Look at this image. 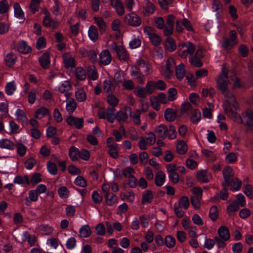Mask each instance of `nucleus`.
Masks as SVG:
<instances>
[{"label":"nucleus","mask_w":253,"mask_h":253,"mask_svg":"<svg viewBox=\"0 0 253 253\" xmlns=\"http://www.w3.org/2000/svg\"><path fill=\"white\" fill-rule=\"evenodd\" d=\"M216 87L226 98H233V94L228 88L230 79L228 77V70L223 65L221 73L218 75L216 80Z\"/></svg>","instance_id":"1"},{"label":"nucleus","mask_w":253,"mask_h":253,"mask_svg":"<svg viewBox=\"0 0 253 253\" xmlns=\"http://www.w3.org/2000/svg\"><path fill=\"white\" fill-rule=\"evenodd\" d=\"M229 100L223 102V108L226 114L233 121L238 123H243L242 119L239 114L236 112L238 104L233 95V98H227Z\"/></svg>","instance_id":"2"},{"label":"nucleus","mask_w":253,"mask_h":253,"mask_svg":"<svg viewBox=\"0 0 253 253\" xmlns=\"http://www.w3.org/2000/svg\"><path fill=\"white\" fill-rule=\"evenodd\" d=\"M194 44L190 42H184L178 46V54L182 58H186L188 55H192L195 51Z\"/></svg>","instance_id":"3"},{"label":"nucleus","mask_w":253,"mask_h":253,"mask_svg":"<svg viewBox=\"0 0 253 253\" xmlns=\"http://www.w3.org/2000/svg\"><path fill=\"white\" fill-rule=\"evenodd\" d=\"M230 38H224L221 44L222 48L226 50L231 49L235 45L239 42L236 32L233 30L229 33Z\"/></svg>","instance_id":"4"},{"label":"nucleus","mask_w":253,"mask_h":253,"mask_svg":"<svg viewBox=\"0 0 253 253\" xmlns=\"http://www.w3.org/2000/svg\"><path fill=\"white\" fill-rule=\"evenodd\" d=\"M167 85L162 80L157 81H149L147 83L146 89L149 94H152L155 89L164 90L166 88Z\"/></svg>","instance_id":"5"},{"label":"nucleus","mask_w":253,"mask_h":253,"mask_svg":"<svg viewBox=\"0 0 253 253\" xmlns=\"http://www.w3.org/2000/svg\"><path fill=\"white\" fill-rule=\"evenodd\" d=\"M144 32L148 36L152 44L157 46L161 42V37L155 33L154 29L151 27H145L144 28Z\"/></svg>","instance_id":"6"},{"label":"nucleus","mask_w":253,"mask_h":253,"mask_svg":"<svg viewBox=\"0 0 253 253\" xmlns=\"http://www.w3.org/2000/svg\"><path fill=\"white\" fill-rule=\"evenodd\" d=\"M125 21L128 25L133 27H138L141 23L139 16L134 12L126 14L125 17Z\"/></svg>","instance_id":"7"},{"label":"nucleus","mask_w":253,"mask_h":253,"mask_svg":"<svg viewBox=\"0 0 253 253\" xmlns=\"http://www.w3.org/2000/svg\"><path fill=\"white\" fill-rule=\"evenodd\" d=\"M71 93H67L65 94L66 98V109L69 114L72 113L77 108V102L76 100L71 97Z\"/></svg>","instance_id":"8"},{"label":"nucleus","mask_w":253,"mask_h":253,"mask_svg":"<svg viewBox=\"0 0 253 253\" xmlns=\"http://www.w3.org/2000/svg\"><path fill=\"white\" fill-rule=\"evenodd\" d=\"M66 121L68 125L75 126L77 129L82 128L84 122L83 118H76L72 116L68 117Z\"/></svg>","instance_id":"9"},{"label":"nucleus","mask_w":253,"mask_h":253,"mask_svg":"<svg viewBox=\"0 0 253 253\" xmlns=\"http://www.w3.org/2000/svg\"><path fill=\"white\" fill-rule=\"evenodd\" d=\"M112 60V57L107 49L103 50L99 56V63L101 65L106 66L109 65Z\"/></svg>","instance_id":"10"},{"label":"nucleus","mask_w":253,"mask_h":253,"mask_svg":"<svg viewBox=\"0 0 253 253\" xmlns=\"http://www.w3.org/2000/svg\"><path fill=\"white\" fill-rule=\"evenodd\" d=\"M223 175L224 179L222 183L223 186L227 187L230 179L233 178V172L231 168L229 166L225 167L223 170Z\"/></svg>","instance_id":"11"},{"label":"nucleus","mask_w":253,"mask_h":253,"mask_svg":"<svg viewBox=\"0 0 253 253\" xmlns=\"http://www.w3.org/2000/svg\"><path fill=\"white\" fill-rule=\"evenodd\" d=\"M64 66L66 68H73L76 66V61L74 57L71 54L66 53L62 55Z\"/></svg>","instance_id":"12"},{"label":"nucleus","mask_w":253,"mask_h":253,"mask_svg":"<svg viewBox=\"0 0 253 253\" xmlns=\"http://www.w3.org/2000/svg\"><path fill=\"white\" fill-rule=\"evenodd\" d=\"M110 4L119 15L122 16L125 14V7L120 0H110Z\"/></svg>","instance_id":"13"},{"label":"nucleus","mask_w":253,"mask_h":253,"mask_svg":"<svg viewBox=\"0 0 253 253\" xmlns=\"http://www.w3.org/2000/svg\"><path fill=\"white\" fill-rule=\"evenodd\" d=\"M114 49L120 60L124 61L127 60L128 54L123 46L115 44Z\"/></svg>","instance_id":"14"},{"label":"nucleus","mask_w":253,"mask_h":253,"mask_svg":"<svg viewBox=\"0 0 253 253\" xmlns=\"http://www.w3.org/2000/svg\"><path fill=\"white\" fill-rule=\"evenodd\" d=\"M197 178L199 181L203 183L208 182L211 178V175L207 170H201L197 172Z\"/></svg>","instance_id":"15"},{"label":"nucleus","mask_w":253,"mask_h":253,"mask_svg":"<svg viewBox=\"0 0 253 253\" xmlns=\"http://www.w3.org/2000/svg\"><path fill=\"white\" fill-rule=\"evenodd\" d=\"M22 240L23 242H27L30 247L34 246L37 242L35 235L30 234L28 232H24L23 233Z\"/></svg>","instance_id":"16"},{"label":"nucleus","mask_w":253,"mask_h":253,"mask_svg":"<svg viewBox=\"0 0 253 253\" xmlns=\"http://www.w3.org/2000/svg\"><path fill=\"white\" fill-rule=\"evenodd\" d=\"M80 52L84 55H86L92 62L97 61V52L95 50H86L84 48H82L80 49Z\"/></svg>","instance_id":"17"},{"label":"nucleus","mask_w":253,"mask_h":253,"mask_svg":"<svg viewBox=\"0 0 253 253\" xmlns=\"http://www.w3.org/2000/svg\"><path fill=\"white\" fill-rule=\"evenodd\" d=\"M17 50L23 54H27L31 51L32 48L26 42L21 41L18 42L17 45Z\"/></svg>","instance_id":"18"},{"label":"nucleus","mask_w":253,"mask_h":253,"mask_svg":"<svg viewBox=\"0 0 253 253\" xmlns=\"http://www.w3.org/2000/svg\"><path fill=\"white\" fill-rule=\"evenodd\" d=\"M217 232L220 239L224 241H228L229 240L230 238V232L226 227L224 226H220L218 229Z\"/></svg>","instance_id":"19"},{"label":"nucleus","mask_w":253,"mask_h":253,"mask_svg":"<svg viewBox=\"0 0 253 253\" xmlns=\"http://www.w3.org/2000/svg\"><path fill=\"white\" fill-rule=\"evenodd\" d=\"M168 127L163 124H161L156 127L155 132L160 138L164 139L167 137Z\"/></svg>","instance_id":"20"},{"label":"nucleus","mask_w":253,"mask_h":253,"mask_svg":"<svg viewBox=\"0 0 253 253\" xmlns=\"http://www.w3.org/2000/svg\"><path fill=\"white\" fill-rule=\"evenodd\" d=\"M15 146L14 142L8 139H0V148L13 150L14 149Z\"/></svg>","instance_id":"21"},{"label":"nucleus","mask_w":253,"mask_h":253,"mask_svg":"<svg viewBox=\"0 0 253 253\" xmlns=\"http://www.w3.org/2000/svg\"><path fill=\"white\" fill-rule=\"evenodd\" d=\"M75 97L78 102H84L87 98V95L84 89L82 87L78 88L75 92Z\"/></svg>","instance_id":"22"},{"label":"nucleus","mask_w":253,"mask_h":253,"mask_svg":"<svg viewBox=\"0 0 253 253\" xmlns=\"http://www.w3.org/2000/svg\"><path fill=\"white\" fill-rule=\"evenodd\" d=\"M246 125L251 129H253V111L247 110L244 115Z\"/></svg>","instance_id":"23"},{"label":"nucleus","mask_w":253,"mask_h":253,"mask_svg":"<svg viewBox=\"0 0 253 253\" xmlns=\"http://www.w3.org/2000/svg\"><path fill=\"white\" fill-rule=\"evenodd\" d=\"M165 48L169 52L174 51L176 48V44L175 41L171 37H168L165 41Z\"/></svg>","instance_id":"24"},{"label":"nucleus","mask_w":253,"mask_h":253,"mask_svg":"<svg viewBox=\"0 0 253 253\" xmlns=\"http://www.w3.org/2000/svg\"><path fill=\"white\" fill-rule=\"evenodd\" d=\"M72 86L69 81H65L63 82L58 87V90L62 93L66 94L69 93V91L71 90Z\"/></svg>","instance_id":"25"},{"label":"nucleus","mask_w":253,"mask_h":253,"mask_svg":"<svg viewBox=\"0 0 253 253\" xmlns=\"http://www.w3.org/2000/svg\"><path fill=\"white\" fill-rule=\"evenodd\" d=\"M128 111L129 115L134 123L136 125H139L141 124V111L139 109H137L134 112L133 114H132L131 108H128Z\"/></svg>","instance_id":"26"},{"label":"nucleus","mask_w":253,"mask_h":253,"mask_svg":"<svg viewBox=\"0 0 253 253\" xmlns=\"http://www.w3.org/2000/svg\"><path fill=\"white\" fill-rule=\"evenodd\" d=\"M13 8L15 17L19 19H24V12L18 3L15 2L13 4Z\"/></svg>","instance_id":"27"},{"label":"nucleus","mask_w":253,"mask_h":253,"mask_svg":"<svg viewBox=\"0 0 253 253\" xmlns=\"http://www.w3.org/2000/svg\"><path fill=\"white\" fill-rule=\"evenodd\" d=\"M88 37L91 41L93 42L96 41L98 38V32L97 28L94 25L89 27L88 30Z\"/></svg>","instance_id":"28"},{"label":"nucleus","mask_w":253,"mask_h":253,"mask_svg":"<svg viewBox=\"0 0 253 253\" xmlns=\"http://www.w3.org/2000/svg\"><path fill=\"white\" fill-rule=\"evenodd\" d=\"M39 61L42 68H47L50 62L49 54L46 52L44 53L42 56L39 58Z\"/></svg>","instance_id":"29"},{"label":"nucleus","mask_w":253,"mask_h":253,"mask_svg":"<svg viewBox=\"0 0 253 253\" xmlns=\"http://www.w3.org/2000/svg\"><path fill=\"white\" fill-rule=\"evenodd\" d=\"M166 174L162 171H159L156 174L155 178V183L158 186H161L164 184L165 182Z\"/></svg>","instance_id":"30"},{"label":"nucleus","mask_w":253,"mask_h":253,"mask_svg":"<svg viewBox=\"0 0 253 253\" xmlns=\"http://www.w3.org/2000/svg\"><path fill=\"white\" fill-rule=\"evenodd\" d=\"M87 72L89 78L95 81L98 78V73L95 67L93 65H90L87 67Z\"/></svg>","instance_id":"31"},{"label":"nucleus","mask_w":253,"mask_h":253,"mask_svg":"<svg viewBox=\"0 0 253 253\" xmlns=\"http://www.w3.org/2000/svg\"><path fill=\"white\" fill-rule=\"evenodd\" d=\"M15 116L16 118V120L19 123H21L22 124L26 123L28 120V118L25 113L24 112L23 110L21 109H17L15 112Z\"/></svg>","instance_id":"32"},{"label":"nucleus","mask_w":253,"mask_h":253,"mask_svg":"<svg viewBox=\"0 0 253 253\" xmlns=\"http://www.w3.org/2000/svg\"><path fill=\"white\" fill-rule=\"evenodd\" d=\"M176 76L178 80H182L185 75V70L183 63L179 64L175 67Z\"/></svg>","instance_id":"33"},{"label":"nucleus","mask_w":253,"mask_h":253,"mask_svg":"<svg viewBox=\"0 0 253 253\" xmlns=\"http://www.w3.org/2000/svg\"><path fill=\"white\" fill-rule=\"evenodd\" d=\"M164 116L167 121L172 122L176 119V114L172 109L169 108L165 110Z\"/></svg>","instance_id":"34"},{"label":"nucleus","mask_w":253,"mask_h":253,"mask_svg":"<svg viewBox=\"0 0 253 253\" xmlns=\"http://www.w3.org/2000/svg\"><path fill=\"white\" fill-rule=\"evenodd\" d=\"M176 149L178 154L183 155L187 151V145L184 141L179 140L177 143Z\"/></svg>","instance_id":"35"},{"label":"nucleus","mask_w":253,"mask_h":253,"mask_svg":"<svg viewBox=\"0 0 253 253\" xmlns=\"http://www.w3.org/2000/svg\"><path fill=\"white\" fill-rule=\"evenodd\" d=\"M49 114V110L44 107H41L39 108L36 112L35 117L38 119H41Z\"/></svg>","instance_id":"36"},{"label":"nucleus","mask_w":253,"mask_h":253,"mask_svg":"<svg viewBox=\"0 0 253 253\" xmlns=\"http://www.w3.org/2000/svg\"><path fill=\"white\" fill-rule=\"evenodd\" d=\"M242 182L236 177H233L230 179L229 186L231 187V190L233 191H238L241 187Z\"/></svg>","instance_id":"37"},{"label":"nucleus","mask_w":253,"mask_h":253,"mask_svg":"<svg viewBox=\"0 0 253 253\" xmlns=\"http://www.w3.org/2000/svg\"><path fill=\"white\" fill-rule=\"evenodd\" d=\"M104 196L107 205L112 206L117 203V198L113 193L107 194Z\"/></svg>","instance_id":"38"},{"label":"nucleus","mask_w":253,"mask_h":253,"mask_svg":"<svg viewBox=\"0 0 253 253\" xmlns=\"http://www.w3.org/2000/svg\"><path fill=\"white\" fill-rule=\"evenodd\" d=\"M75 75L76 78L79 80L83 81L86 78L85 71L82 67H78L75 69Z\"/></svg>","instance_id":"39"},{"label":"nucleus","mask_w":253,"mask_h":253,"mask_svg":"<svg viewBox=\"0 0 253 253\" xmlns=\"http://www.w3.org/2000/svg\"><path fill=\"white\" fill-rule=\"evenodd\" d=\"M90 234L91 229L88 225H84L80 228L79 235L81 238H87Z\"/></svg>","instance_id":"40"},{"label":"nucleus","mask_w":253,"mask_h":253,"mask_svg":"<svg viewBox=\"0 0 253 253\" xmlns=\"http://www.w3.org/2000/svg\"><path fill=\"white\" fill-rule=\"evenodd\" d=\"M156 10L155 6L151 2H147L144 7L143 13L144 15H148L153 14Z\"/></svg>","instance_id":"41"},{"label":"nucleus","mask_w":253,"mask_h":253,"mask_svg":"<svg viewBox=\"0 0 253 253\" xmlns=\"http://www.w3.org/2000/svg\"><path fill=\"white\" fill-rule=\"evenodd\" d=\"M16 85L15 82L12 81L8 83L5 87L6 93L8 95H12L16 90Z\"/></svg>","instance_id":"42"},{"label":"nucleus","mask_w":253,"mask_h":253,"mask_svg":"<svg viewBox=\"0 0 253 253\" xmlns=\"http://www.w3.org/2000/svg\"><path fill=\"white\" fill-rule=\"evenodd\" d=\"M103 90L107 93H112L114 90L112 81L110 80H105L103 82Z\"/></svg>","instance_id":"43"},{"label":"nucleus","mask_w":253,"mask_h":253,"mask_svg":"<svg viewBox=\"0 0 253 253\" xmlns=\"http://www.w3.org/2000/svg\"><path fill=\"white\" fill-rule=\"evenodd\" d=\"M177 204L179 205V207L183 208L184 210H187L189 208L190 203L188 197L186 196H182L176 203Z\"/></svg>","instance_id":"44"},{"label":"nucleus","mask_w":253,"mask_h":253,"mask_svg":"<svg viewBox=\"0 0 253 253\" xmlns=\"http://www.w3.org/2000/svg\"><path fill=\"white\" fill-rule=\"evenodd\" d=\"M108 148V154L110 157L114 159H116L118 157V144L113 146L110 145Z\"/></svg>","instance_id":"45"},{"label":"nucleus","mask_w":253,"mask_h":253,"mask_svg":"<svg viewBox=\"0 0 253 253\" xmlns=\"http://www.w3.org/2000/svg\"><path fill=\"white\" fill-rule=\"evenodd\" d=\"M79 152L78 149L75 146H72L69 150V155L70 158L73 161H76L78 159Z\"/></svg>","instance_id":"46"},{"label":"nucleus","mask_w":253,"mask_h":253,"mask_svg":"<svg viewBox=\"0 0 253 253\" xmlns=\"http://www.w3.org/2000/svg\"><path fill=\"white\" fill-rule=\"evenodd\" d=\"M94 22L98 26L100 31H105L106 28V24L103 19L100 17H94Z\"/></svg>","instance_id":"47"},{"label":"nucleus","mask_w":253,"mask_h":253,"mask_svg":"<svg viewBox=\"0 0 253 253\" xmlns=\"http://www.w3.org/2000/svg\"><path fill=\"white\" fill-rule=\"evenodd\" d=\"M153 198V195L152 192L150 191H146L144 193L143 195L142 203L143 205L149 203L151 202Z\"/></svg>","instance_id":"48"},{"label":"nucleus","mask_w":253,"mask_h":253,"mask_svg":"<svg viewBox=\"0 0 253 253\" xmlns=\"http://www.w3.org/2000/svg\"><path fill=\"white\" fill-rule=\"evenodd\" d=\"M219 211L217 207L212 206L209 211V217L212 221L216 220L218 216Z\"/></svg>","instance_id":"49"},{"label":"nucleus","mask_w":253,"mask_h":253,"mask_svg":"<svg viewBox=\"0 0 253 253\" xmlns=\"http://www.w3.org/2000/svg\"><path fill=\"white\" fill-rule=\"evenodd\" d=\"M116 119L120 123L125 122L127 121L128 116L126 112L123 110H120L116 114Z\"/></svg>","instance_id":"50"},{"label":"nucleus","mask_w":253,"mask_h":253,"mask_svg":"<svg viewBox=\"0 0 253 253\" xmlns=\"http://www.w3.org/2000/svg\"><path fill=\"white\" fill-rule=\"evenodd\" d=\"M16 58V55L11 52L6 55L5 57V61L8 66H11L15 63Z\"/></svg>","instance_id":"51"},{"label":"nucleus","mask_w":253,"mask_h":253,"mask_svg":"<svg viewBox=\"0 0 253 253\" xmlns=\"http://www.w3.org/2000/svg\"><path fill=\"white\" fill-rule=\"evenodd\" d=\"M177 132L175 127L173 126H170L168 127L167 137L169 139H174L176 138Z\"/></svg>","instance_id":"52"},{"label":"nucleus","mask_w":253,"mask_h":253,"mask_svg":"<svg viewBox=\"0 0 253 253\" xmlns=\"http://www.w3.org/2000/svg\"><path fill=\"white\" fill-rule=\"evenodd\" d=\"M8 104L5 102L0 103V117L5 118L8 115Z\"/></svg>","instance_id":"53"},{"label":"nucleus","mask_w":253,"mask_h":253,"mask_svg":"<svg viewBox=\"0 0 253 253\" xmlns=\"http://www.w3.org/2000/svg\"><path fill=\"white\" fill-rule=\"evenodd\" d=\"M121 83L123 88L126 90H131L134 88V84L130 80L124 79Z\"/></svg>","instance_id":"54"},{"label":"nucleus","mask_w":253,"mask_h":253,"mask_svg":"<svg viewBox=\"0 0 253 253\" xmlns=\"http://www.w3.org/2000/svg\"><path fill=\"white\" fill-rule=\"evenodd\" d=\"M16 149L17 154L21 157H23L27 151V147L21 142L16 144Z\"/></svg>","instance_id":"55"},{"label":"nucleus","mask_w":253,"mask_h":253,"mask_svg":"<svg viewBox=\"0 0 253 253\" xmlns=\"http://www.w3.org/2000/svg\"><path fill=\"white\" fill-rule=\"evenodd\" d=\"M41 1V0H31L30 8L33 13L39 10Z\"/></svg>","instance_id":"56"},{"label":"nucleus","mask_w":253,"mask_h":253,"mask_svg":"<svg viewBox=\"0 0 253 253\" xmlns=\"http://www.w3.org/2000/svg\"><path fill=\"white\" fill-rule=\"evenodd\" d=\"M176 240L174 238L168 235L165 238L166 246L169 248H172L175 245Z\"/></svg>","instance_id":"57"},{"label":"nucleus","mask_w":253,"mask_h":253,"mask_svg":"<svg viewBox=\"0 0 253 253\" xmlns=\"http://www.w3.org/2000/svg\"><path fill=\"white\" fill-rule=\"evenodd\" d=\"M134 93L136 96L140 98L145 97L147 93V90H145L144 88L141 86L136 87L134 91Z\"/></svg>","instance_id":"58"},{"label":"nucleus","mask_w":253,"mask_h":253,"mask_svg":"<svg viewBox=\"0 0 253 253\" xmlns=\"http://www.w3.org/2000/svg\"><path fill=\"white\" fill-rule=\"evenodd\" d=\"M58 194L62 198H67L69 194V191L65 186H62L58 189Z\"/></svg>","instance_id":"59"},{"label":"nucleus","mask_w":253,"mask_h":253,"mask_svg":"<svg viewBox=\"0 0 253 253\" xmlns=\"http://www.w3.org/2000/svg\"><path fill=\"white\" fill-rule=\"evenodd\" d=\"M189 62L192 65L195 67H199L202 66L201 58L195 55L192 56L189 58Z\"/></svg>","instance_id":"60"},{"label":"nucleus","mask_w":253,"mask_h":253,"mask_svg":"<svg viewBox=\"0 0 253 253\" xmlns=\"http://www.w3.org/2000/svg\"><path fill=\"white\" fill-rule=\"evenodd\" d=\"M232 81V89H235L237 88H240L244 86V84L242 83L241 80L237 77H235L231 79Z\"/></svg>","instance_id":"61"},{"label":"nucleus","mask_w":253,"mask_h":253,"mask_svg":"<svg viewBox=\"0 0 253 253\" xmlns=\"http://www.w3.org/2000/svg\"><path fill=\"white\" fill-rule=\"evenodd\" d=\"M201 112L199 110H196L193 113L191 120L194 124H197L201 120Z\"/></svg>","instance_id":"62"},{"label":"nucleus","mask_w":253,"mask_h":253,"mask_svg":"<svg viewBox=\"0 0 253 253\" xmlns=\"http://www.w3.org/2000/svg\"><path fill=\"white\" fill-rule=\"evenodd\" d=\"M150 102L152 108L156 111H159L160 109V104L159 99L156 96H153L150 99Z\"/></svg>","instance_id":"63"},{"label":"nucleus","mask_w":253,"mask_h":253,"mask_svg":"<svg viewBox=\"0 0 253 253\" xmlns=\"http://www.w3.org/2000/svg\"><path fill=\"white\" fill-rule=\"evenodd\" d=\"M37 91L35 89H32L28 95V100L29 103L33 104L35 103Z\"/></svg>","instance_id":"64"}]
</instances>
